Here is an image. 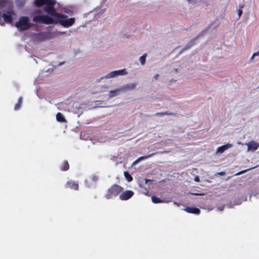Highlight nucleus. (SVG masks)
Segmentation results:
<instances>
[{"label":"nucleus","mask_w":259,"mask_h":259,"mask_svg":"<svg viewBox=\"0 0 259 259\" xmlns=\"http://www.w3.org/2000/svg\"><path fill=\"white\" fill-rule=\"evenodd\" d=\"M34 4L38 7L45 5L44 10L54 17V24L59 23L63 27L67 28L72 26L75 22V18H68L66 15L57 12L54 8V5L56 4L55 0H35Z\"/></svg>","instance_id":"obj_1"},{"label":"nucleus","mask_w":259,"mask_h":259,"mask_svg":"<svg viewBox=\"0 0 259 259\" xmlns=\"http://www.w3.org/2000/svg\"><path fill=\"white\" fill-rule=\"evenodd\" d=\"M35 14L33 18L34 22L45 24H54V17L51 15L40 14L39 11H36Z\"/></svg>","instance_id":"obj_2"},{"label":"nucleus","mask_w":259,"mask_h":259,"mask_svg":"<svg viewBox=\"0 0 259 259\" xmlns=\"http://www.w3.org/2000/svg\"><path fill=\"white\" fill-rule=\"evenodd\" d=\"M33 24L29 22V18L26 16L21 17L15 24V26L20 30L28 29Z\"/></svg>","instance_id":"obj_3"},{"label":"nucleus","mask_w":259,"mask_h":259,"mask_svg":"<svg viewBox=\"0 0 259 259\" xmlns=\"http://www.w3.org/2000/svg\"><path fill=\"white\" fill-rule=\"evenodd\" d=\"M127 74L126 69H122L117 70L111 71L104 76H102L99 79L100 81L103 79H110L119 76H123Z\"/></svg>","instance_id":"obj_4"},{"label":"nucleus","mask_w":259,"mask_h":259,"mask_svg":"<svg viewBox=\"0 0 259 259\" xmlns=\"http://www.w3.org/2000/svg\"><path fill=\"white\" fill-rule=\"evenodd\" d=\"M123 189L121 187L117 185H114L108 189L107 193L105 195V197L107 199L113 198L116 196Z\"/></svg>","instance_id":"obj_5"},{"label":"nucleus","mask_w":259,"mask_h":259,"mask_svg":"<svg viewBox=\"0 0 259 259\" xmlns=\"http://www.w3.org/2000/svg\"><path fill=\"white\" fill-rule=\"evenodd\" d=\"M134 194V192L132 190H126L120 194L119 198L121 200H126L131 198Z\"/></svg>","instance_id":"obj_6"},{"label":"nucleus","mask_w":259,"mask_h":259,"mask_svg":"<svg viewBox=\"0 0 259 259\" xmlns=\"http://www.w3.org/2000/svg\"><path fill=\"white\" fill-rule=\"evenodd\" d=\"M137 84V82L128 83L121 86V90L122 92L134 90L136 88Z\"/></svg>","instance_id":"obj_7"},{"label":"nucleus","mask_w":259,"mask_h":259,"mask_svg":"<svg viewBox=\"0 0 259 259\" xmlns=\"http://www.w3.org/2000/svg\"><path fill=\"white\" fill-rule=\"evenodd\" d=\"M48 38H49V34L46 32H41L35 35L34 40L36 42H39Z\"/></svg>","instance_id":"obj_8"},{"label":"nucleus","mask_w":259,"mask_h":259,"mask_svg":"<svg viewBox=\"0 0 259 259\" xmlns=\"http://www.w3.org/2000/svg\"><path fill=\"white\" fill-rule=\"evenodd\" d=\"M246 145L247 146L248 149L247 151L249 152L250 151H255L258 147H259V144L254 141H251L250 142L246 143Z\"/></svg>","instance_id":"obj_9"},{"label":"nucleus","mask_w":259,"mask_h":259,"mask_svg":"<svg viewBox=\"0 0 259 259\" xmlns=\"http://www.w3.org/2000/svg\"><path fill=\"white\" fill-rule=\"evenodd\" d=\"M233 146L232 144H227L226 145H223L222 146H220L217 149L216 153L217 154L219 153H223L225 150L228 149L229 148L232 147Z\"/></svg>","instance_id":"obj_10"},{"label":"nucleus","mask_w":259,"mask_h":259,"mask_svg":"<svg viewBox=\"0 0 259 259\" xmlns=\"http://www.w3.org/2000/svg\"><path fill=\"white\" fill-rule=\"evenodd\" d=\"M188 213L198 214L200 213V209L196 207H188L184 209Z\"/></svg>","instance_id":"obj_11"},{"label":"nucleus","mask_w":259,"mask_h":259,"mask_svg":"<svg viewBox=\"0 0 259 259\" xmlns=\"http://www.w3.org/2000/svg\"><path fill=\"white\" fill-rule=\"evenodd\" d=\"M121 92H122L121 87L114 90H111L109 92V97L111 98L115 96H116L118 95Z\"/></svg>","instance_id":"obj_12"},{"label":"nucleus","mask_w":259,"mask_h":259,"mask_svg":"<svg viewBox=\"0 0 259 259\" xmlns=\"http://www.w3.org/2000/svg\"><path fill=\"white\" fill-rule=\"evenodd\" d=\"M66 185L68 187H69L72 189L77 190L78 189V183H75L74 181L72 180L68 181Z\"/></svg>","instance_id":"obj_13"},{"label":"nucleus","mask_w":259,"mask_h":259,"mask_svg":"<svg viewBox=\"0 0 259 259\" xmlns=\"http://www.w3.org/2000/svg\"><path fill=\"white\" fill-rule=\"evenodd\" d=\"M155 154V153H151V154H148V155H146V156H141L139 158H138L137 160H136L135 161H134V162L133 163L132 165H136L140 161L144 160V159H146L148 158H150V157H152L153 155H154Z\"/></svg>","instance_id":"obj_14"},{"label":"nucleus","mask_w":259,"mask_h":259,"mask_svg":"<svg viewBox=\"0 0 259 259\" xmlns=\"http://www.w3.org/2000/svg\"><path fill=\"white\" fill-rule=\"evenodd\" d=\"M56 119L59 122H66V120L62 115V114L60 112H58L56 115Z\"/></svg>","instance_id":"obj_15"},{"label":"nucleus","mask_w":259,"mask_h":259,"mask_svg":"<svg viewBox=\"0 0 259 259\" xmlns=\"http://www.w3.org/2000/svg\"><path fill=\"white\" fill-rule=\"evenodd\" d=\"M152 201L154 203H163V202H168L169 201H165L164 200H161L159 198L156 196L152 197Z\"/></svg>","instance_id":"obj_16"},{"label":"nucleus","mask_w":259,"mask_h":259,"mask_svg":"<svg viewBox=\"0 0 259 259\" xmlns=\"http://www.w3.org/2000/svg\"><path fill=\"white\" fill-rule=\"evenodd\" d=\"M22 103V98L20 97L19 98L18 103L15 106V107H14L15 110H17L19 109L21 106Z\"/></svg>","instance_id":"obj_17"},{"label":"nucleus","mask_w":259,"mask_h":259,"mask_svg":"<svg viewBox=\"0 0 259 259\" xmlns=\"http://www.w3.org/2000/svg\"><path fill=\"white\" fill-rule=\"evenodd\" d=\"M197 37H196L195 38L191 40L187 45V46L185 47L184 49H189L190 48H191V47H192L194 44H195V40L197 39Z\"/></svg>","instance_id":"obj_18"},{"label":"nucleus","mask_w":259,"mask_h":259,"mask_svg":"<svg viewBox=\"0 0 259 259\" xmlns=\"http://www.w3.org/2000/svg\"><path fill=\"white\" fill-rule=\"evenodd\" d=\"M124 175L128 182H131L133 180L132 177L128 174L127 171H125L124 172Z\"/></svg>","instance_id":"obj_19"},{"label":"nucleus","mask_w":259,"mask_h":259,"mask_svg":"<svg viewBox=\"0 0 259 259\" xmlns=\"http://www.w3.org/2000/svg\"><path fill=\"white\" fill-rule=\"evenodd\" d=\"M146 56H147V54H144V55H143L142 56H141L140 57L139 60L142 65L145 64Z\"/></svg>","instance_id":"obj_20"},{"label":"nucleus","mask_w":259,"mask_h":259,"mask_svg":"<svg viewBox=\"0 0 259 259\" xmlns=\"http://www.w3.org/2000/svg\"><path fill=\"white\" fill-rule=\"evenodd\" d=\"M61 169L62 170H66L68 169V168H69V164H68V162L65 161L63 163V166L61 167Z\"/></svg>","instance_id":"obj_21"},{"label":"nucleus","mask_w":259,"mask_h":259,"mask_svg":"<svg viewBox=\"0 0 259 259\" xmlns=\"http://www.w3.org/2000/svg\"><path fill=\"white\" fill-rule=\"evenodd\" d=\"M243 8V5H240L239 6V9L237 11V13H238V17L239 18H240L241 15L242 14V9Z\"/></svg>","instance_id":"obj_22"},{"label":"nucleus","mask_w":259,"mask_h":259,"mask_svg":"<svg viewBox=\"0 0 259 259\" xmlns=\"http://www.w3.org/2000/svg\"><path fill=\"white\" fill-rule=\"evenodd\" d=\"M151 181L150 180H148V179H143L142 180V181H141L139 183V186L141 187H144L143 186V183H144V182H145V184H147L148 182Z\"/></svg>","instance_id":"obj_23"},{"label":"nucleus","mask_w":259,"mask_h":259,"mask_svg":"<svg viewBox=\"0 0 259 259\" xmlns=\"http://www.w3.org/2000/svg\"><path fill=\"white\" fill-rule=\"evenodd\" d=\"M6 4V0H0V8L5 6Z\"/></svg>","instance_id":"obj_24"},{"label":"nucleus","mask_w":259,"mask_h":259,"mask_svg":"<svg viewBox=\"0 0 259 259\" xmlns=\"http://www.w3.org/2000/svg\"><path fill=\"white\" fill-rule=\"evenodd\" d=\"M251 169V168H249V169H245V170L240 171L238 172L237 174H236V175H237V176L240 175H241L242 174L245 173V172H246L247 171H248V170H250Z\"/></svg>","instance_id":"obj_25"},{"label":"nucleus","mask_w":259,"mask_h":259,"mask_svg":"<svg viewBox=\"0 0 259 259\" xmlns=\"http://www.w3.org/2000/svg\"><path fill=\"white\" fill-rule=\"evenodd\" d=\"M165 114H169L168 113V112L156 113V115H158V116H162V115H165Z\"/></svg>","instance_id":"obj_26"},{"label":"nucleus","mask_w":259,"mask_h":259,"mask_svg":"<svg viewBox=\"0 0 259 259\" xmlns=\"http://www.w3.org/2000/svg\"><path fill=\"white\" fill-rule=\"evenodd\" d=\"M92 180L94 182H96L98 180V178L96 176H94L92 177Z\"/></svg>","instance_id":"obj_27"},{"label":"nucleus","mask_w":259,"mask_h":259,"mask_svg":"<svg viewBox=\"0 0 259 259\" xmlns=\"http://www.w3.org/2000/svg\"><path fill=\"white\" fill-rule=\"evenodd\" d=\"M259 56V51L253 54V57Z\"/></svg>","instance_id":"obj_28"},{"label":"nucleus","mask_w":259,"mask_h":259,"mask_svg":"<svg viewBox=\"0 0 259 259\" xmlns=\"http://www.w3.org/2000/svg\"><path fill=\"white\" fill-rule=\"evenodd\" d=\"M195 181L198 182H199V178L198 176H196L194 179Z\"/></svg>","instance_id":"obj_29"},{"label":"nucleus","mask_w":259,"mask_h":259,"mask_svg":"<svg viewBox=\"0 0 259 259\" xmlns=\"http://www.w3.org/2000/svg\"><path fill=\"white\" fill-rule=\"evenodd\" d=\"M64 12L66 13H67L69 15H71L72 12L71 11H66V10H64Z\"/></svg>","instance_id":"obj_30"},{"label":"nucleus","mask_w":259,"mask_h":259,"mask_svg":"<svg viewBox=\"0 0 259 259\" xmlns=\"http://www.w3.org/2000/svg\"><path fill=\"white\" fill-rule=\"evenodd\" d=\"M192 195H195V196H200L203 195V194H199V193H192Z\"/></svg>","instance_id":"obj_31"},{"label":"nucleus","mask_w":259,"mask_h":259,"mask_svg":"<svg viewBox=\"0 0 259 259\" xmlns=\"http://www.w3.org/2000/svg\"><path fill=\"white\" fill-rule=\"evenodd\" d=\"M255 57H253V55H252L251 57L250 58V62H253V58H254Z\"/></svg>","instance_id":"obj_32"},{"label":"nucleus","mask_w":259,"mask_h":259,"mask_svg":"<svg viewBox=\"0 0 259 259\" xmlns=\"http://www.w3.org/2000/svg\"><path fill=\"white\" fill-rule=\"evenodd\" d=\"M223 209H224V207L223 206H220V207H218V209L221 210V211L223 210Z\"/></svg>","instance_id":"obj_33"},{"label":"nucleus","mask_w":259,"mask_h":259,"mask_svg":"<svg viewBox=\"0 0 259 259\" xmlns=\"http://www.w3.org/2000/svg\"><path fill=\"white\" fill-rule=\"evenodd\" d=\"M174 204H175V205H177V206H178L180 205V203H178V202H175H175H174Z\"/></svg>","instance_id":"obj_34"},{"label":"nucleus","mask_w":259,"mask_h":259,"mask_svg":"<svg viewBox=\"0 0 259 259\" xmlns=\"http://www.w3.org/2000/svg\"><path fill=\"white\" fill-rule=\"evenodd\" d=\"M158 76H159V75L158 74H156L155 76H154V78L155 79H157L158 78Z\"/></svg>","instance_id":"obj_35"},{"label":"nucleus","mask_w":259,"mask_h":259,"mask_svg":"<svg viewBox=\"0 0 259 259\" xmlns=\"http://www.w3.org/2000/svg\"><path fill=\"white\" fill-rule=\"evenodd\" d=\"M237 144H238V145H243V144L242 143H241V142H237Z\"/></svg>","instance_id":"obj_36"},{"label":"nucleus","mask_w":259,"mask_h":259,"mask_svg":"<svg viewBox=\"0 0 259 259\" xmlns=\"http://www.w3.org/2000/svg\"><path fill=\"white\" fill-rule=\"evenodd\" d=\"M224 172H220V174L221 175H224Z\"/></svg>","instance_id":"obj_37"},{"label":"nucleus","mask_w":259,"mask_h":259,"mask_svg":"<svg viewBox=\"0 0 259 259\" xmlns=\"http://www.w3.org/2000/svg\"><path fill=\"white\" fill-rule=\"evenodd\" d=\"M174 70H175V71L177 72L178 71V69L177 68H175L174 69Z\"/></svg>","instance_id":"obj_38"},{"label":"nucleus","mask_w":259,"mask_h":259,"mask_svg":"<svg viewBox=\"0 0 259 259\" xmlns=\"http://www.w3.org/2000/svg\"><path fill=\"white\" fill-rule=\"evenodd\" d=\"M186 1H187L188 2H190L191 1V0H186Z\"/></svg>","instance_id":"obj_39"},{"label":"nucleus","mask_w":259,"mask_h":259,"mask_svg":"<svg viewBox=\"0 0 259 259\" xmlns=\"http://www.w3.org/2000/svg\"><path fill=\"white\" fill-rule=\"evenodd\" d=\"M62 34H63V33H65V32H61Z\"/></svg>","instance_id":"obj_40"},{"label":"nucleus","mask_w":259,"mask_h":259,"mask_svg":"<svg viewBox=\"0 0 259 259\" xmlns=\"http://www.w3.org/2000/svg\"><path fill=\"white\" fill-rule=\"evenodd\" d=\"M256 166H254V167H253V168H251V169L252 168H256Z\"/></svg>","instance_id":"obj_41"},{"label":"nucleus","mask_w":259,"mask_h":259,"mask_svg":"<svg viewBox=\"0 0 259 259\" xmlns=\"http://www.w3.org/2000/svg\"><path fill=\"white\" fill-rule=\"evenodd\" d=\"M256 166H254V167H253V168H251V169L252 168H256Z\"/></svg>","instance_id":"obj_42"},{"label":"nucleus","mask_w":259,"mask_h":259,"mask_svg":"<svg viewBox=\"0 0 259 259\" xmlns=\"http://www.w3.org/2000/svg\"><path fill=\"white\" fill-rule=\"evenodd\" d=\"M85 184H87V180H85Z\"/></svg>","instance_id":"obj_43"},{"label":"nucleus","mask_w":259,"mask_h":259,"mask_svg":"<svg viewBox=\"0 0 259 259\" xmlns=\"http://www.w3.org/2000/svg\"><path fill=\"white\" fill-rule=\"evenodd\" d=\"M34 61L37 63L36 59H34Z\"/></svg>","instance_id":"obj_44"}]
</instances>
